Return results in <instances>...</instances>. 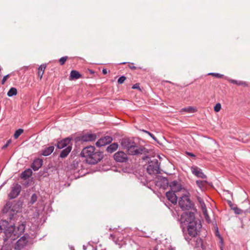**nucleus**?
I'll use <instances>...</instances> for the list:
<instances>
[{
  "label": "nucleus",
  "instance_id": "obj_1",
  "mask_svg": "<svg viewBox=\"0 0 250 250\" xmlns=\"http://www.w3.org/2000/svg\"><path fill=\"white\" fill-rule=\"evenodd\" d=\"M121 145L124 149L127 150L129 155H144L145 156L142 157L144 160L149 158L147 155L149 152L148 150L144 146L138 147L137 144L132 138H125L122 139L121 140Z\"/></svg>",
  "mask_w": 250,
  "mask_h": 250
},
{
  "label": "nucleus",
  "instance_id": "obj_2",
  "mask_svg": "<svg viewBox=\"0 0 250 250\" xmlns=\"http://www.w3.org/2000/svg\"><path fill=\"white\" fill-rule=\"evenodd\" d=\"M179 222L183 230L187 227L190 236L195 237L197 235V221L193 212L183 213L180 216Z\"/></svg>",
  "mask_w": 250,
  "mask_h": 250
},
{
  "label": "nucleus",
  "instance_id": "obj_3",
  "mask_svg": "<svg viewBox=\"0 0 250 250\" xmlns=\"http://www.w3.org/2000/svg\"><path fill=\"white\" fill-rule=\"evenodd\" d=\"M81 156L85 158L86 162L90 165H95L101 161L103 158L104 154L100 151H95V148L89 146L83 149Z\"/></svg>",
  "mask_w": 250,
  "mask_h": 250
},
{
  "label": "nucleus",
  "instance_id": "obj_4",
  "mask_svg": "<svg viewBox=\"0 0 250 250\" xmlns=\"http://www.w3.org/2000/svg\"><path fill=\"white\" fill-rule=\"evenodd\" d=\"M12 225H10L5 219H0V234L3 233V240L6 242L11 238Z\"/></svg>",
  "mask_w": 250,
  "mask_h": 250
},
{
  "label": "nucleus",
  "instance_id": "obj_5",
  "mask_svg": "<svg viewBox=\"0 0 250 250\" xmlns=\"http://www.w3.org/2000/svg\"><path fill=\"white\" fill-rule=\"evenodd\" d=\"M25 228V222L18 223L17 226L12 225V229L11 232L12 239L15 240L21 235L24 232Z\"/></svg>",
  "mask_w": 250,
  "mask_h": 250
},
{
  "label": "nucleus",
  "instance_id": "obj_6",
  "mask_svg": "<svg viewBox=\"0 0 250 250\" xmlns=\"http://www.w3.org/2000/svg\"><path fill=\"white\" fill-rule=\"evenodd\" d=\"M147 171L150 175H155L160 173V165L157 159L153 158L148 162Z\"/></svg>",
  "mask_w": 250,
  "mask_h": 250
},
{
  "label": "nucleus",
  "instance_id": "obj_7",
  "mask_svg": "<svg viewBox=\"0 0 250 250\" xmlns=\"http://www.w3.org/2000/svg\"><path fill=\"white\" fill-rule=\"evenodd\" d=\"M179 205L182 210H188L192 206V204L188 196H182L179 201Z\"/></svg>",
  "mask_w": 250,
  "mask_h": 250
},
{
  "label": "nucleus",
  "instance_id": "obj_8",
  "mask_svg": "<svg viewBox=\"0 0 250 250\" xmlns=\"http://www.w3.org/2000/svg\"><path fill=\"white\" fill-rule=\"evenodd\" d=\"M14 204L12 205L10 210V214L9 216V219L11 220L14 218V215L16 214L19 210L21 208L22 206V202L20 200L14 201Z\"/></svg>",
  "mask_w": 250,
  "mask_h": 250
},
{
  "label": "nucleus",
  "instance_id": "obj_9",
  "mask_svg": "<svg viewBox=\"0 0 250 250\" xmlns=\"http://www.w3.org/2000/svg\"><path fill=\"white\" fill-rule=\"evenodd\" d=\"M97 136L94 133L83 134L76 138V141L89 142L93 141L96 139Z\"/></svg>",
  "mask_w": 250,
  "mask_h": 250
},
{
  "label": "nucleus",
  "instance_id": "obj_10",
  "mask_svg": "<svg viewBox=\"0 0 250 250\" xmlns=\"http://www.w3.org/2000/svg\"><path fill=\"white\" fill-rule=\"evenodd\" d=\"M114 159L115 161L119 163H125L128 161L127 154L122 151L115 153L114 155Z\"/></svg>",
  "mask_w": 250,
  "mask_h": 250
},
{
  "label": "nucleus",
  "instance_id": "obj_11",
  "mask_svg": "<svg viewBox=\"0 0 250 250\" xmlns=\"http://www.w3.org/2000/svg\"><path fill=\"white\" fill-rule=\"evenodd\" d=\"M28 242V235H23L17 241L15 246V249L19 250L23 249L27 245Z\"/></svg>",
  "mask_w": 250,
  "mask_h": 250
},
{
  "label": "nucleus",
  "instance_id": "obj_12",
  "mask_svg": "<svg viewBox=\"0 0 250 250\" xmlns=\"http://www.w3.org/2000/svg\"><path fill=\"white\" fill-rule=\"evenodd\" d=\"M21 187V185L16 184L12 188L8 196L9 199H13L16 198L20 193Z\"/></svg>",
  "mask_w": 250,
  "mask_h": 250
},
{
  "label": "nucleus",
  "instance_id": "obj_13",
  "mask_svg": "<svg viewBox=\"0 0 250 250\" xmlns=\"http://www.w3.org/2000/svg\"><path fill=\"white\" fill-rule=\"evenodd\" d=\"M113 140L111 137L109 136H106L104 137H102L98 140L96 145L97 146L100 147L106 145L110 143Z\"/></svg>",
  "mask_w": 250,
  "mask_h": 250
},
{
  "label": "nucleus",
  "instance_id": "obj_14",
  "mask_svg": "<svg viewBox=\"0 0 250 250\" xmlns=\"http://www.w3.org/2000/svg\"><path fill=\"white\" fill-rule=\"evenodd\" d=\"M71 138L69 137L66 138L59 141L57 144V147L59 149H62L64 147H66L68 146H71L72 144L70 145Z\"/></svg>",
  "mask_w": 250,
  "mask_h": 250
},
{
  "label": "nucleus",
  "instance_id": "obj_15",
  "mask_svg": "<svg viewBox=\"0 0 250 250\" xmlns=\"http://www.w3.org/2000/svg\"><path fill=\"white\" fill-rule=\"evenodd\" d=\"M192 173L196 176L203 179L206 178L207 176L203 173L201 168L197 166H193L191 167Z\"/></svg>",
  "mask_w": 250,
  "mask_h": 250
},
{
  "label": "nucleus",
  "instance_id": "obj_16",
  "mask_svg": "<svg viewBox=\"0 0 250 250\" xmlns=\"http://www.w3.org/2000/svg\"><path fill=\"white\" fill-rule=\"evenodd\" d=\"M169 186L172 191L177 192L182 189V186L180 183L176 181H173L169 184Z\"/></svg>",
  "mask_w": 250,
  "mask_h": 250
},
{
  "label": "nucleus",
  "instance_id": "obj_17",
  "mask_svg": "<svg viewBox=\"0 0 250 250\" xmlns=\"http://www.w3.org/2000/svg\"><path fill=\"white\" fill-rule=\"evenodd\" d=\"M166 197L172 204H174L177 203V197L175 194V192L169 191L166 193Z\"/></svg>",
  "mask_w": 250,
  "mask_h": 250
},
{
  "label": "nucleus",
  "instance_id": "obj_18",
  "mask_svg": "<svg viewBox=\"0 0 250 250\" xmlns=\"http://www.w3.org/2000/svg\"><path fill=\"white\" fill-rule=\"evenodd\" d=\"M43 161L40 158L35 159L31 165V167L34 171L38 170L42 165Z\"/></svg>",
  "mask_w": 250,
  "mask_h": 250
},
{
  "label": "nucleus",
  "instance_id": "obj_19",
  "mask_svg": "<svg viewBox=\"0 0 250 250\" xmlns=\"http://www.w3.org/2000/svg\"><path fill=\"white\" fill-rule=\"evenodd\" d=\"M13 202L10 201H7L3 208L2 209L1 212L3 214H7L12 208Z\"/></svg>",
  "mask_w": 250,
  "mask_h": 250
},
{
  "label": "nucleus",
  "instance_id": "obj_20",
  "mask_svg": "<svg viewBox=\"0 0 250 250\" xmlns=\"http://www.w3.org/2000/svg\"><path fill=\"white\" fill-rule=\"evenodd\" d=\"M72 149V146H68L66 148L63 149L60 153V157L64 158L66 157Z\"/></svg>",
  "mask_w": 250,
  "mask_h": 250
},
{
  "label": "nucleus",
  "instance_id": "obj_21",
  "mask_svg": "<svg viewBox=\"0 0 250 250\" xmlns=\"http://www.w3.org/2000/svg\"><path fill=\"white\" fill-rule=\"evenodd\" d=\"M54 149V146H50L45 147V148H44V149H43L42 150L41 155L44 156H47L52 153Z\"/></svg>",
  "mask_w": 250,
  "mask_h": 250
},
{
  "label": "nucleus",
  "instance_id": "obj_22",
  "mask_svg": "<svg viewBox=\"0 0 250 250\" xmlns=\"http://www.w3.org/2000/svg\"><path fill=\"white\" fill-rule=\"evenodd\" d=\"M82 77V75L76 70H73L71 71L69 79L70 80H76Z\"/></svg>",
  "mask_w": 250,
  "mask_h": 250
},
{
  "label": "nucleus",
  "instance_id": "obj_23",
  "mask_svg": "<svg viewBox=\"0 0 250 250\" xmlns=\"http://www.w3.org/2000/svg\"><path fill=\"white\" fill-rule=\"evenodd\" d=\"M32 174V170L28 168L23 171L21 175V178L23 179H26L30 177Z\"/></svg>",
  "mask_w": 250,
  "mask_h": 250
},
{
  "label": "nucleus",
  "instance_id": "obj_24",
  "mask_svg": "<svg viewBox=\"0 0 250 250\" xmlns=\"http://www.w3.org/2000/svg\"><path fill=\"white\" fill-rule=\"evenodd\" d=\"M118 147V145L116 143H114L106 147V151L110 153H111L116 151Z\"/></svg>",
  "mask_w": 250,
  "mask_h": 250
},
{
  "label": "nucleus",
  "instance_id": "obj_25",
  "mask_svg": "<svg viewBox=\"0 0 250 250\" xmlns=\"http://www.w3.org/2000/svg\"><path fill=\"white\" fill-rule=\"evenodd\" d=\"M46 66V64H42L40 65V66L38 68V77H40V80H41L42 78Z\"/></svg>",
  "mask_w": 250,
  "mask_h": 250
},
{
  "label": "nucleus",
  "instance_id": "obj_26",
  "mask_svg": "<svg viewBox=\"0 0 250 250\" xmlns=\"http://www.w3.org/2000/svg\"><path fill=\"white\" fill-rule=\"evenodd\" d=\"M229 82H230L231 83H232L238 85H242V86H248V84L245 82L237 81L236 80H233V79H230V80H229Z\"/></svg>",
  "mask_w": 250,
  "mask_h": 250
},
{
  "label": "nucleus",
  "instance_id": "obj_27",
  "mask_svg": "<svg viewBox=\"0 0 250 250\" xmlns=\"http://www.w3.org/2000/svg\"><path fill=\"white\" fill-rule=\"evenodd\" d=\"M17 94V90L16 88L11 87L7 92V96L9 97H12L15 96Z\"/></svg>",
  "mask_w": 250,
  "mask_h": 250
},
{
  "label": "nucleus",
  "instance_id": "obj_28",
  "mask_svg": "<svg viewBox=\"0 0 250 250\" xmlns=\"http://www.w3.org/2000/svg\"><path fill=\"white\" fill-rule=\"evenodd\" d=\"M198 199L202 210V212L205 211L206 212V210H207V209L204 201L200 198H199Z\"/></svg>",
  "mask_w": 250,
  "mask_h": 250
},
{
  "label": "nucleus",
  "instance_id": "obj_29",
  "mask_svg": "<svg viewBox=\"0 0 250 250\" xmlns=\"http://www.w3.org/2000/svg\"><path fill=\"white\" fill-rule=\"evenodd\" d=\"M196 183L200 188H202L205 186L207 182L204 180H197Z\"/></svg>",
  "mask_w": 250,
  "mask_h": 250
},
{
  "label": "nucleus",
  "instance_id": "obj_30",
  "mask_svg": "<svg viewBox=\"0 0 250 250\" xmlns=\"http://www.w3.org/2000/svg\"><path fill=\"white\" fill-rule=\"evenodd\" d=\"M23 130L21 128L17 130L14 134V138L17 139L23 133Z\"/></svg>",
  "mask_w": 250,
  "mask_h": 250
},
{
  "label": "nucleus",
  "instance_id": "obj_31",
  "mask_svg": "<svg viewBox=\"0 0 250 250\" xmlns=\"http://www.w3.org/2000/svg\"><path fill=\"white\" fill-rule=\"evenodd\" d=\"M37 200V196L36 194L34 193L32 195L31 199L30 201V204L31 205L34 204Z\"/></svg>",
  "mask_w": 250,
  "mask_h": 250
},
{
  "label": "nucleus",
  "instance_id": "obj_32",
  "mask_svg": "<svg viewBox=\"0 0 250 250\" xmlns=\"http://www.w3.org/2000/svg\"><path fill=\"white\" fill-rule=\"evenodd\" d=\"M232 210L236 214H241L244 212V211L242 209L237 208L236 206L233 208Z\"/></svg>",
  "mask_w": 250,
  "mask_h": 250
},
{
  "label": "nucleus",
  "instance_id": "obj_33",
  "mask_svg": "<svg viewBox=\"0 0 250 250\" xmlns=\"http://www.w3.org/2000/svg\"><path fill=\"white\" fill-rule=\"evenodd\" d=\"M183 110L184 111L188 113H194L196 111L195 109L191 106H188V107L185 108L183 109Z\"/></svg>",
  "mask_w": 250,
  "mask_h": 250
},
{
  "label": "nucleus",
  "instance_id": "obj_34",
  "mask_svg": "<svg viewBox=\"0 0 250 250\" xmlns=\"http://www.w3.org/2000/svg\"><path fill=\"white\" fill-rule=\"evenodd\" d=\"M67 59H68L67 56H64V57H62L59 60L60 64L61 65H63L65 63V62Z\"/></svg>",
  "mask_w": 250,
  "mask_h": 250
},
{
  "label": "nucleus",
  "instance_id": "obj_35",
  "mask_svg": "<svg viewBox=\"0 0 250 250\" xmlns=\"http://www.w3.org/2000/svg\"><path fill=\"white\" fill-rule=\"evenodd\" d=\"M203 213L207 222L209 223L211 222V220L210 219L209 215L208 214L207 210H206V212L205 211H203Z\"/></svg>",
  "mask_w": 250,
  "mask_h": 250
},
{
  "label": "nucleus",
  "instance_id": "obj_36",
  "mask_svg": "<svg viewBox=\"0 0 250 250\" xmlns=\"http://www.w3.org/2000/svg\"><path fill=\"white\" fill-rule=\"evenodd\" d=\"M208 75L214 76L217 78H221L224 76V75L222 74L216 73H210L208 74Z\"/></svg>",
  "mask_w": 250,
  "mask_h": 250
},
{
  "label": "nucleus",
  "instance_id": "obj_37",
  "mask_svg": "<svg viewBox=\"0 0 250 250\" xmlns=\"http://www.w3.org/2000/svg\"><path fill=\"white\" fill-rule=\"evenodd\" d=\"M159 179H161L164 185H168V181L167 178L163 177H160V178H158Z\"/></svg>",
  "mask_w": 250,
  "mask_h": 250
},
{
  "label": "nucleus",
  "instance_id": "obj_38",
  "mask_svg": "<svg viewBox=\"0 0 250 250\" xmlns=\"http://www.w3.org/2000/svg\"><path fill=\"white\" fill-rule=\"evenodd\" d=\"M126 80V77L124 76H122L118 80V83L119 84H122Z\"/></svg>",
  "mask_w": 250,
  "mask_h": 250
},
{
  "label": "nucleus",
  "instance_id": "obj_39",
  "mask_svg": "<svg viewBox=\"0 0 250 250\" xmlns=\"http://www.w3.org/2000/svg\"><path fill=\"white\" fill-rule=\"evenodd\" d=\"M221 108V105L220 103H217L214 107V110L215 112H219Z\"/></svg>",
  "mask_w": 250,
  "mask_h": 250
},
{
  "label": "nucleus",
  "instance_id": "obj_40",
  "mask_svg": "<svg viewBox=\"0 0 250 250\" xmlns=\"http://www.w3.org/2000/svg\"><path fill=\"white\" fill-rule=\"evenodd\" d=\"M143 131L148 134L154 140L157 142L156 138L154 136V135L153 134L145 130H143Z\"/></svg>",
  "mask_w": 250,
  "mask_h": 250
},
{
  "label": "nucleus",
  "instance_id": "obj_41",
  "mask_svg": "<svg viewBox=\"0 0 250 250\" xmlns=\"http://www.w3.org/2000/svg\"><path fill=\"white\" fill-rule=\"evenodd\" d=\"M10 77V74H7L4 76L3 79L1 80V83L2 84H4L5 82L7 81V79Z\"/></svg>",
  "mask_w": 250,
  "mask_h": 250
},
{
  "label": "nucleus",
  "instance_id": "obj_42",
  "mask_svg": "<svg viewBox=\"0 0 250 250\" xmlns=\"http://www.w3.org/2000/svg\"><path fill=\"white\" fill-rule=\"evenodd\" d=\"M11 143V139H9L8 140L6 143L2 146V148L4 149L5 148H6Z\"/></svg>",
  "mask_w": 250,
  "mask_h": 250
},
{
  "label": "nucleus",
  "instance_id": "obj_43",
  "mask_svg": "<svg viewBox=\"0 0 250 250\" xmlns=\"http://www.w3.org/2000/svg\"><path fill=\"white\" fill-rule=\"evenodd\" d=\"M139 85H140L139 83H136L132 86V89H138L140 90L141 89L140 88Z\"/></svg>",
  "mask_w": 250,
  "mask_h": 250
},
{
  "label": "nucleus",
  "instance_id": "obj_44",
  "mask_svg": "<svg viewBox=\"0 0 250 250\" xmlns=\"http://www.w3.org/2000/svg\"><path fill=\"white\" fill-rule=\"evenodd\" d=\"M228 203L229 204V207H230L231 209H232V208H234V207H236L235 205H234L232 202L231 201H229V200H228Z\"/></svg>",
  "mask_w": 250,
  "mask_h": 250
},
{
  "label": "nucleus",
  "instance_id": "obj_45",
  "mask_svg": "<svg viewBox=\"0 0 250 250\" xmlns=\"http://www.w3.org/2000/svg\"><path fill=\"white\" fill-rule=\"evenodd\" d=\"M128 67L132 70L136 69L137 67L134 65V64L133 63H130L128 65Z\"/></svg>",
  "mask_w": 250,
  "mask_h": 250
},
{
  "label": "nucleus",
  "instance_id": "obj_46",
  "mask_svg": "<svg viewBox=\"0 0 250 250\" xmlns=\"http://www.w3.org/2000/svg\"><path fill=\"white\" fill-rule=\"evenodd\" d=\"M186 153L190 157H195V155L192 153L189 152H186Z\"/></svg>",
  "mask_w": 250,
  "mask_h": 250
},
{
  "label": "nucleus",
  "instance_id": "obj_47",
  "mask_svg": "<svg viewBox=\"0 0 250 250\" xmlns=\"http://www.w3.org/2000/svg\"><path fill=\"white\" fill-rule=\"evenodd\" d=\"M197 244L199 245L200 244H202V239L201 238H197L196 240Z\"/></svg>",
  "mask_w": 250,
  "mask_h": 250
},
{
  "label": "nucleus",
  "instance_id": "obj_48",
  "mask_svg": "<svg viewBox=\"0 0 250 250\" xmlns=\"http://www.w3.org/2000/svg\"><path fill=\"white\" fill-rule=\"evenodd\" d=\"M102 73L104 75H106L107 73V70L106 69H103L102 70Z\"/></svg>",
  "mask_w": 250,
  "mask_h": 250
},
{
  "label": "nucleus",
  "instance_id": "obj_49",
  "mask_svg": "<svg viewBox=\"0 0 250 250\" xmlns=\"http://www.w3.org/2000/svg\"><path fill=\"white\" fill-rule=\"evenodd\" d=\"M216 236H218L219 237L221 238L220 235L219 234V231L218 229L217 230V231L216 232Z\"/></svg>",
  "mask_w": 250,
  "mask_h": 250
},
{
  "label": "nucleus",
  "instance_id": "obj_50",
  "mask_svg": "<svg viewBox=\"0 0 250 250\" xmlns=\"http://www.w3.org/2000/svg\"><path fill=\"white\" fill-rule=\"evenodd\" d=\"M0 250H7V248H6V247H3L0 249Z\"/></svg>",
  "mask_w": 250,
  "mask_h": 250
},
{
  "label": "nucleus",
  "instance_id": "obj_51",
  "mask_svg": "<svg viewBox=\"0 0 250 250\" xmlns=\"http://www.w3.org/2000/svg\"><path fill=\"white\" fill-rule=\"evenodd\" d=\"M1 70H2V68L1 67V66H0V76H1Z\"/></svg>",
  "mask_w": 250,
  "mask_h": 250
},
{
  "label": "nucleus",
  "instance_id": "obj_52",
  "mask_svg": "<svg viewBox=\"0 0 250 250\" xmlns=\"http://www.w3.org/2000/svg\"><path fill=\"white\" fill-rule=\"evenodd\" d=\"M90 73H94V72H93V71H90Z\"/></svg>",
  "mask_w": 250,
  "mask_h": 250
},
{
  "label": "nucleus",
  "instance_id": "obj_53",
  "mask_svg": "<svg viewBox=\"0 0 250 250\" xmlns=\"http://www.w3.org/2000/svg\"><path fill=\"white\" fill-rule=\"evenodd\" d=\"M121 64H125V62H122V63H121Z\"/></svg>",
  "mask_w": 250,
  "mask_h": 250
},
{
  "label": "nucleus",
  "instance_id": "obj_54",
  "mask_svg": "<svg viewBox=\"0 0 250 250\" xmlns=\"http://www.w3.org/2000/svg\"><path fill=\"white\" fill-rule=\"evenodd\" d=\"M154 250H157V249L155 248V249H154Z\"/></svg>",
  "mask_w": 250,
  "mask_h": 250
}]
</instances>
